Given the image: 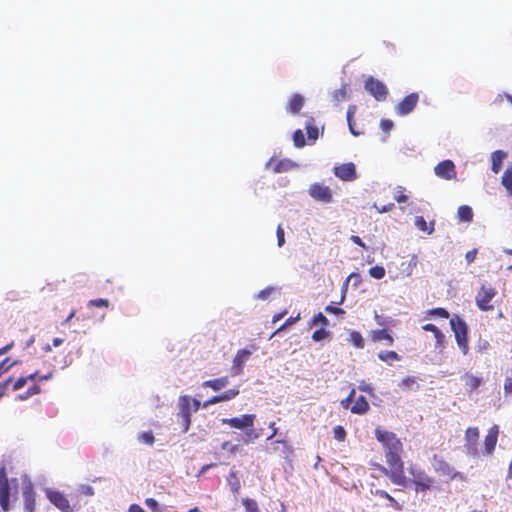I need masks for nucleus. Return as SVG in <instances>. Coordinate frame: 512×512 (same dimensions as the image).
<instances>
[{
	"mask_svg": "<svg viewBox=\"0 0 512 512\" xmlns=\"http://www.w3.org/2000/svg\"><path fill=\"white\" fill-rule=\"evenodd\" d=\"M401 451L402 450L385 451V459L389 468L378 465V469L384 475L388 476L393 484L407 487L409 485V478L404 474V462L400 456Z\"/></svg>",
	"mask_w": 512,
	"mask_h": 512,
	"instance_id": "1",
	"label": "nucleus"
},
{
	"mask_svg": "<svg viewBox=\"0 0 512 512\" xmlns=\"http://www.w3.org/2000/svg\"><path fill=\"white\" fill-rule=\"evenodd\" d=\"M19 360H12L10 357L5 358L0 362V377L7 373L13 366L18 365Z\"/></svg>",
	"mask_w": 512,
	"mask_h": 512,
	"instance_id": "39",
	"label": "nucleus"
},
{
	"mask_svg": "<svg viewBox=\"0 0 512 512\" xmlns=\"http://www.w3.org/2000/svg\"><path fill=\"white\" fill-rule=\"evenodd\" d=\"M309 195L320 202L330 203L332 202V191L328 186L320 183H314L309 187Z\"/></svg>",
	"mask_w": 512,
	"mask_h": 512,
	"instance_id": "10",
	"label": "nucleus"
},
{
	"mask_svg": "<svg viewBox=\"0 0 512 512\" xmlns=\"http://www.w3.org/2000/svg\"><path fill=\"white\" fill-rule=\"evenodd\" d=\"M354 396H355V389L353 388L350 393L348 394V396L344 399L341 400V406L343 408H349L351 402L353 401L354 399Z\"/></svg>",
	"mask_w": 512,
	"mask_h": 512,
	"instance_id": "55",
	"label": "nucleus"
},
{
	"mask_svg": "<svg viewBox=\"0 0 512 512\" xmlns=\"http://www.w3.org/2000/svg\"><path fill=\"white\" fill-rule=\"evenodd\" d=\"M451 329L455 334V340L463 353L467 355L469 352L468 326L463 319L454 315L450 319Z\"/></svg>",
	"mask_w": 512,
	"mask_h": 512,
	"instance_id": "4",
	"label": "nucleus"
},
{
	"mask_svg": "<svg viewBox=\"0 0 512 512\" xmlns=\"http://www.w3.org/2000/svg\"><path fill=\"white\" fill-rule=\"evenodd\" d=\"M250 356L251 352L247 349H240L237 351L233 359V366L237 369V374L242 372L243 364L248 360Z\"/></svg>",
	"mask_w": 512,
	"mask_h": 512,
	"instance_id": "19",
	"label": "nucleus"
},
{
	"mask_svg": "<svg viewBox=\"0 0 512 512\" xmlns=\"http://www.w3.org/2000/svg\"><path fill=\"white\" fill-rule=\"evenodd\" d=\"M329 324L327 317L319 312L315 314L311 320L310 327L321 325L322 327H326Z\"/></svg>",
	"mask_w": 512,
	"mask_h": 512,
	"instance_id": "40",
	"label": "nucleus"
},
{
	"mask_svg": "<svg viewBox=\"0 0 512 512\" xmlns=\"http://www.w3.org/2000/svg\"><path fill=\"white\" fill-rule=\"evenodd\" d=\"M359 390L363 391V392H366L368 394H372L373 393V388L367 384L366 382L362 381L359 386H358Z\"/></svg>",
	"mask_w": 512,
	"mask_h": 512,
	"instance_id": "62",
	"label": "nucleus"
},
{
	"mask_svg": "<svg viewBox=\"0 0 512 512\" xmlns=\"http://www.w3.org/2000/svg\"><path fill=\"white\" fill-rule=\"evenodd\" d=\"M219 402H221V401H220V396H219V395H215V396H213V397L209 398L208 400H206V401L202 404V407H203V408H207V407H209L210 405L217 404V403H219Z\"/></svg>",
	"mask_w": 512,
	"mask_h": 512,
	"instance_id": "60",
	"label": "nucleus"
},
{
	"mask_svg": "<svg viewBox=\"0 0 512 512\" xmlns=\"http://www.w3.org/2000/svg\"><path fill=\"white\" fill-rule=\"evenodd\" d=\"M145 504L152 512H160L159 504L154 498H146Z\"/></svg>",
	"mask_w": 512,
	"mask_h": 512,
	"instance_id": "53",
	"label": "nucleus"
},
{
	"mask_svg": "<svg viewBox=\"0 0 512 512\" xmlns=\"http://www.w3.org/2000/svg\"><path fill=\"white\" fill-rule=\"evenodd\" d=\"M422 329L425 331L431 332V334H434V337L436 340V345H435L436 348L443 347L445 336L437 326H435L434 324L428 323V324H425L424 326H422Z\"/></svg>",
	"mask_w": 512,
	"mask_h": 512,
	"instance_id": "24",
	"label": "nucleus"
},
{
	"mask_svg": "<svg viewBox=\"0 0 512 512\" xmlns=\"http://www.w3.org/2000/svg\"><path fill=\"white\" fill-rule=\"evenodd\" d=\"M0 506L4 511L10 508V486L5 467L0 468Z\"/></svg>",
	"mask_w": 512,
	"mask_h": 512,
	"instance_id": "9",
	"label": "nucleus"
},
{
	"mask_svg": "<svg viewBox=\"0 0 512 512\" xmlns=\"http://www.w3.org/2000/svg\"><path fill=\"white\" fill-rule=\"evenodd\" d=\"M369 409V402L364 396L361 395L356 399L354 405L351 406L350 411L353 414L364 415L369 411Z\"/></svg>",
	"mask_w": 512,
	"mask_h": 512,
	"instance_id": "20",
	"label": "nucleus"
},
{
	"mask_svg": "<svg viewBox=\"0 0 512 512\" xmlns=\"http://www.w3.org/2000/svg\"><path fill=\"white\" fill-rule=\"evenodd\" d=\"M192 398L188 395H183L179 397V412L178 414H192L191 408Z\"/></svg>",
	"mask_w": 512,
	"mask_h": 512,
	"instance_id": "29",
	"label": "nucleus"
},
{
	"mask_svg": "<svg viewBox=\"0 0 512 512\" xmlns=\"http://www.w3.org/2000/svg\"><path fill=\"white\" fill-rule=\"evenodd\" d=\"M293 142L294 145L298 148H301L306 145L305 137L302 130L298 129L293 133Z\"/></svg>",
	"mask_w": 512,
	"mask_h": 512,
	"instance_id": "43",
	"label": "nucleus"
},
{
	"mask_svg": "<svg viewBox=\"0 0 512 512\" xmlns=\"http://www.w3.org/2000/svg\"><path fill=\"white\" fill-rule=\"evenodd\" d=\"M276 236H277V244L279 247H282L285 243V233L284 229L281 225H278L276 230Z\"/></svg>",
	"mask_w": 512,
	"mask_h": 512,
	"instance_id": "52",
	"label": "nucleus"
},
{
	"mask_svg": "<svg viewBox=\"0 0 512 512\" xmlns=\"http://www.w3.org/2000/svg\"><path fill=\"white\" fill-rule=\"evenodd\" d=\"M462 380L468 393L476 392L484 383L483 377L481 375H474L472 373H465L462 376Z\"/></svg>",
	"mask_w": 512,
	"mask_h": 512,
	"instance_id": "17",
	"label": "nucleus"
},
{
	"mask_svg": "<svg viewBox=\"0 0 512 512\" xmlns=\"http://www.w3.org/2000/svg\"><path fill=\"white\" fill-rule=\"evenodd\" d=\"M480 437V431L478 427H469L465 431V449L466 453L470 456H477L478 454V441Z\"/></svg>",
	"mask_w": 512,
	"mask_h": 512,
	"instance_id": "8",
	"label": "nucleus"
},
{
	"mask_svg": "<svg viewBox=\"0 0 512 512\" xmlns=\"http://www.w3.org/2000/svg\"><path fill=\"white\" fill-rule=\"evenodd\" d=\"M297 167V164L295 162H293L292 160L290 159H282V160H279L274 168H273V171L275 173H282V172H287V171H290L292 170L293 168H296Z\"/></svg>",
	"mask_w": 512,
	"mask_h": 512,
	"instance_id": "28",
	"label": "nucleus"
},
{
	"mask_svg": "<svg viewBox=\"0 0 512 512\" xmlns=\"http://www.w3.org/2000/svg\"><path fill=\"white\" fill-rule=\"evenodd\" d=\"M435 174L445 180L456 179L457 172L455 164L451 160H444L438 163L434 168Z\"/></svg>",
	"mask_w": 512,
	"mask_h": 512,
	"instance_id": "13",
	"label": "nucleus"
},
{
	"mask_svg": "<svg viewBox=\"0 0 512 512\" xmlns=\"http://www.w3.org/2000/svg\"><path fill=\"white\" fill-rule=\"evenodd\" d=\"M393 126V122L389 119H382L380 122V127L385 133H389Z\"/></svg>",
	"mask_w": 512,
	"mask_h": 512,
	"instance_id": "56",
	"label": "nucleus"
},
{
	"mask_svg": "<svg viewBox=\"0 0 512 512\" xmlns=\"http://www.w3.org/2000/svg\"><path fill=\"white\" fill-rule=\"evenodd\" d=\"M24 506L26 511L34 512L35 510V493L31 486H27L23 490Z\"/></svg>",
	"mask_w": 512,
	"mask_h": 512,
	"instance_id": "22",
	"label": "nucleus"
},
{
	"mask_svg": "<svg viewBox=\"0 0 512 512\" xmlns=\"http://www.w3.org/2000/svg\"><path fill=\"white\" fill-rule=\"evenodd\" d=\"M304 99L300 94H294L287 106L288 112L291 114H298L303 107Z\"/></svg>",
	"mask_w": 512,
	"mask_h": 512,
	"instance_id": "26",
	"label": "nucleus"
},
{
	"mask_svg": "<svg viewBox=\"0 0 512 512\" xmlns=\"http://www.w3.org/2000/svg\"><path fill=\"white\" fill-rule=\"evenodd\" d=\"M47 497L61 512H73L69 500L60 491H49Z\"/></svg>",
	"mask_w": 512,
	"mask_h": 512,
	"instance_id": "15",
	"label": "nucleus"
},
{
	"mask_svg": "<svg viewBox=\"0 0 512 512\" xmlns=\"http://www.w3.org/2000/svg\"><path fill=\"white\" fill-rule=\"evenodd\" d=\"M457 215L459 220L464 222H471L473 219V211L471 207L467 205H462L457 210Z\"/></svg>",
	"mask_w": 512,
	"mask_h": 512,
	"instance_id": "33",
	"label": "nucleus"
},
{
	"mask_svg": "<svg viewBox=\"0 0 512 512\" xmlns=\"http://www.w3.org/2000/svg\"><path fill=\"white\" fill-rule=\"evenodd\" d=\"M349 342L358 349H362L365 346V341L358 331H352L350 333Z\"/></svg>",
	"mask_w": 512,
	"mask_h": 512,
	"instance_id": "35",
	"label": "nucleus"
},
{
	"mask_svg": "<svg viewBox=\"0 0 512 512\" xmlns=\"http://www.w3.org/2000/svg\"><path fill=\"white\" fill-rule=\"evenodd\" d=\"M376 439L382 443L385 451L402 450L403 446L396 434L387 430H383L379 427L375 429Z\"/></svg>",
	"mask_w": 512,
	"mask_h": 512,
	"instance_id": "5",
	"label": "nucleus"
},
{
	"mask_svg": "<svg viewBox=\"0 0 512 512\" xmlns=\"http://www.w3.org/2000/svg\"><path fill=\"white\" fill-rule=\"evenodd\" d=\"M241 502L245 512H261L256 500L246 497Z\"/></svg>",
	"mask_w": 512,
	"mask_h": 512,
	"instance_id": "36",
	"label": "nucleus"
},
{
	"mask_svg": "<svg viewBox=\"0 0 512 512\" xmlns=\"http://www.w3.org/2000/svg\"><path fill=\"white\" fill-rule=\"evenodd\" d=\"M419 101L417 93H411L405 96L401 102L395 107V112L399 116H405L411 113Z\"/></svg>",
	"mask_w": 512,
	"mask_h": 512,
	"instance_id": "11",
	"label": "nucleus"
},
{
	"mask_svg": "<svg viewBox=\"0 0 512 512\" xmlns=\"http://www.w3.org/2000/svg\"><path fill=\"white\" fill-rule=\"evenodd\" d=\"M435 471L440 477L445 478L446 482L463 478L461 473L457 472L454 467L443 459L437 461Z\"/></svg>",
	"mask_w": 512,
	"mask_h": 512,
	"instance_id": "12",
	"label": "nucleus"
},
{
	"mask_svg": "<svg viewBox=\"0 0 512 512\" xmlns=\"http://www.w3.org/2000/svg\"><path fill=\"white\" fill-rule=\"evenodd\" d=\"M88 306L92 307H108L109 301L107 299L98 298V299H92L88 302Z\"/></svg>",
	"mask_w": 512,
	"mask_h": 512,
	"instance_id": "51",
	"label": "nucleus"
},
{
	"mask_svg": "<svg viewBox=\"0 0 512 512\" xmlns=\"http://www.w3.org/2000/svg\"><path fill=\"white\" fill-rule=\"evenodd\" d=\"M192 414H178V418L181 420V427L184 432H187L191 425Z\"/></svg>",
	"mask_w": 512,
	"mask_h": 512,
	"instance_id": "49",
	"label": "nucleus"
},
{
	"mask_svg": "<svg viewBox=\"0 0 512 512\" xmlns=\"http://www.w3.org/2000/svg\"><path fill=\"white\" fill-rule=\"evenodd\" d=\"M334 174L343 181H353L357 178L356 167L352 162L336 166Z\"/></svg>",
	"mask_w": 512,
	"mask_h": 512,
	"instance_id": "16",
	"label": "nucleus"
},
{
	"mask_svg": "<svg viewBox=\"0 0 512 512\" xmlns=\"http://www.w3.org/2000/svg\"><path fill=\"white\" fill-rule=\"evenodd\" d=\"M378 358L381 361L386 362L389 365H391L393 362L400 360V356L398 355V353L395 351H392V350L391 351H380L378 353Z\"/></svg>",
	"mask_w": 512,
	"mask_h": 512,
	"instance_id": "31",
	"label": "nucleus"
},
{
	"mask_svg": "<svg viewBox=\"0 0 512 512\" xmlns=\"http://www.w3.org/2000/svg\"><path fill=\"white\" fill-rule=\"evenodd\" d=\"M333 435L334 438L339 442L345 441L347 436L345 429L341 425H337L333 428Z\"/></svg>",
	"mask_w": 512,
	"mask_h": 512,
	"instance_id": "46",
	"label": "nucleus"
},
{
	"mask_svg": "<svg viewBox=\"0 0 512 512\" xmlns=\"http://www.w3.org/2000/svg\"><path fill=\"white\" fill-rule=\"evenodd\" d=\"M404 190L405 189L403 187H399V189L397 190V192L394 196L395 200L398 203H405L408 200V196L404 193Z\"/></svg>",
	"mask_w": 512,
	"mask_h": 512,
	"instance_id": "54",
	"label": "nucleus"
},
{
	"mask_svg": "<svg viewBox=\"0 0 512 512\" xmlns=\"http://www.w3.org/2000/svg\"><path fill=\"white\" fill-rule=\"evenodd\" d=\"M370 339L374 343L385 342L387 346H391L394 343V338L389 329H379L371 331Z\"/></svg>",
	"mask_w": 512,
	"mask_h": 512,
	"instance_id": "18",
	"label": "nucleus"
},
{
	"mask_svg": "<svg viewBox=\"0 0 512 512\" xmlns=\"http://www.w3.org/2000/svg\"><path fill=\"white\" fill-rule=\"evenodd\" d=\"M348 99V85L342 84L339 89H336L332 94V100L337 105Z\"/></svg>",
	"mask_w": 512,
	"mask_h": 512,
	"instance_id": "30",
	"label": "nucleus"
},
{
	"mask_svg": "<svg viewBox=\"0 0 512 512\" xmlns=\"http://www.w3.org/2000/svg\"><path fill=\"white\" fill-rule=\"evenodd\" d=\"M408 472L412 477L409 479V484H414L416 492H426L434 486L435 479L430 477L425 470L418 465L410 464Z\"/></svg>",
	"mask_w": 512,
	"mask_h": 512,
	"instance_id": "3",
	"label": "nucleus"
},
{
	"mask_svg": "<svg viewBox=\"0 0 512 512\" xmlns=\"http://www.w3.org/2000/svg\"><path fill=\"white\" fill-rule=\"evenodd\" d=\"M374 207L376 208V210L379 213H385V212L391 211L394 208V204L393 203H389V204L384 205L382 207H378L377 205H374Z\"/></svg>",
	"mask_w": 512,
	"mask_h": 512,
	"instance_id": "63",
	"label": "nucleus"
},
{
	"mask_svg": "<svg viewBox=\"0 0 512 512\" xmlns=\"http://www.w3.org/2000/svg\"><path fill=\"white\" fill-rule=\"evenodd\" d=\"M305 128H306V131H307L308 139H310L312 141H315V140L318 139V137H319V130L315 126L314 118L311 117L308 120V122L306 123Z\"/></svg>",
	"mask_w": 512,
	"mask_h": 512,
	"instance_id": "34",
	"label": "nucleus"
},
{
	"mask_svg": "<svg viewBox=\"0 0 512 512\" xmlns=\"http://www.w3.org/2000/svg\"><path fill=\"white\" fill-rule=\"evenodd\" d=\"M477 253H478V251L476 248H474L466 253L465 259L467 261V264H471L472 262H474V260L476 259Z\"/></svg>",
	"mask_w": 512,
	"mask_h": 512,
	"instance_id": "59",
	"label": "nucleus"
},
{
	"mask_svg": "<svg viewBox=\"0 0 512 512\" xmlns=\"http://www.w3.org/2000/svg\"><path fill=\"white\" fill-rule=\"evenodd\" d=\"M497 292L491 285H482L476 295V304L482 311H489L493 309L491 304L492 299L496 296Z\"/></svg>",
	"mask_w": 512,
	"mask_h": 512,
	"instance_id": "6",
	"label": "nucleus"
},
{
	"mask_svg": "<svg viewBox=\"0 0 512 512\" xmlns=\"http://www.w3.org/2000/svg\"><path fill=\"white\" fill-rule=\"evenodd\" d=\"M415 226L423 232H427L428 234H432L434 231L433 223L428 226L426 220L422 216H418L415 218Z\"/></svg>",
	"mask_w": 512,
	"mask_h": 512,
	"instance_id": "37",
	"label": "nucleus"
},
{
	"mask_svg": "<svg viewBox=\"0 0 512 512\" xmlns=\"http://www.w3.org/2000/svg\"><path fill=\"white\" fill-rule=\"evenodd\" d=\"M399 388L402 391H417L420 388V385L418 383V377L416 376H407L404 379L401 380V382L398 384Z\"/></svg>",
	"mask_w": 512,
	"mask_h": 512,
	"instance_id": "21",
	"label": "nucleus"
},
{
	"mask_svg": "<svg viewBox=\"0 0 512 512\" xmlns=\"http://www.w3.org/2000/svg\"><path fill=\"white\" fill-rule=\"evenodd\" d=\"M28 380L25 377L18 378L13 384V390L17 391L23 388L27 384Z\"/></svg>",
	"mask_w": 512,
	"mask_h": 512,
	"instance_id": "57",
	"label": "nucleus"
},
{
	"mask_svg": "<svg viewBox=\"0 0 512 512\" xmlns=\"http://www.w3.org/2000/svg\"><path fill=\"white\" fill-rule=\"evenodd\" d=\"M138 440L144 444L152 446L155 442V437L152 431H146L138 434Z\"/></svg>",
	"mask_w": 512,
	"mask_h": 512,
	"instance_id": "41",
	"label": "nucleus"
},
{
	"mask_svg": "<svg viewBox=\"0 0 512 512\" xmlns=\"http://www.w3.org/2000/svg\"><path fill=\"white\" fill-rule=\"evenodd\" d=\"M375 496L387 499L389 501V504L387 506L393 508L396 511H401L403 509L402 504H400L394 497H392L388 492L385 490L377 489L374 492H372Z\"/></svg>",
	"mask_w": 512,
	"mask_h": 512,
	"instance_id": "25",
	"label": "nucleus"
},
{
	"mask_svg": "<svg viewBox=\"0 0 512 512\" xmlns=\"http://www.w3.org/2000/svg\"><path fill=\"white\" fill-rule=\"evenodd\" d=\"M255 419V414H244L239 417L224 418L221 422L231 428L247 430L245 433L246 437L249 441H254L259 437V434L253 429Z\"/></svg>",
	"mask_w": 512,
	"mask_h": 512,
	"instance_id": "2",
	"label": "nucleus"
},
{
	"mask_svg": "<svg viewBox=\"0 0 512 512\" xmlns=\"http://www.w3.org/2000/svg\"><path fill=\"white\" fill-rule=\"evenodd\" d=\"M325 311L327 313L334 314V315H340V314H344L345 313V311L343 309L335 307V306H332V305H327L325 307Z\"/></svg>",
	"mask_w": 512,
	"mask_h": 512,
	"instance_id": "58",
	"label": "nucleus"
},
{
	"mask_svg": "<svg viewBox=\"0 0 512 512\" xmlns=\"http://www.w3.org/2000/svg\"><path fill=\"white\" fill-rule=\"evenodd\" d=\"M329 336V331L325 329V327H321L320 329H317L312 334V340L314 341H321Z\"/></svg>",
	"mask_w": 512,
	"mask_h": 512,
	"instance_id": "48",
	"label": "nucleus"
},
{
	"mask_svg": "<svg viewBox=\"0 0 512 512\" xmlns=\"http://www.w3.org/2000/svg\"><path fill=\"white\" fill-rule=\"evenodd\" d=\"M364 87L377 101H384L388 96L386 85L372 76L366 79Z\"/></svg>",
	"mask_w": 512,
	"mask_h": 512,
	"instance_id": "7",
	"label": "nucleus"
},
{
	"mask_svg": "<svg viewBox=\"0 0 512 512\" xmlns=\"http://www.w3.org/2000/svg\"><path fill=\"white\" fill-rule=\"evenodd\" d=\"M41 392V389L38 384L32 385L24 394H20L18 398L20 400H26L30 396L39 394Z\"/></svg>",
	"mask_w": 512,
	"mask_h": 512,
	"instance_id": "45",
	"label": "nucleus"
},
{
	"mask_svg": "<svg viewBox=\"0 0 512 512\" xmlns=\"http://www.w3.org/2000/svg\"><path fill=\"white\" fill-rule=\"evenodd\" d=\"M498 435H499V426L494 424L491 426L488 430L487 435L484 438V450L483 455L490 456L493 454L497 442H498Z\"/></svg>",
	"mask_w": 512,
	"mask_h": 512,
	"instance_id": "14",
	"label": "nucleus"
},
{
	"mask_svg": "<svg viewBox=\"0 0 512 512\" xmlns=\"http://www.w3.org/2000/svg\"><path fill=\"white\" fill-rule=\"evenodd\" d=\"M229 383V379L227 376L216 378L213 380H207L202 383V387L211 388L214 391H219L222 388L226 387Z\"/></svg>",
	"mask_w": 512,
	"mask_h": 512,
	"instance_id": "23",
	"label": "nucleus"
},
{
	"mask_svg": "<svg viewBox=\"0 0 512 512\" xmlns=\"http://www.w3.org/2000/svg\"><path fill=\"white\" fill-rule=\"evenodd\" d=\"M502 185L506 188L507 192L512 196V169L508 168L502 175Z\"/></svg>",
	"mask_w": 512,
	"mask_h": 512,
	"instance_id": "38",
	"label": "nucleus"
},
{
	"mask_svg": "<svg viewBox=\"0 0 512 512\" xmlns=\"http://www.w3.org/2000/svg\"><path fill=\"white\" fill-rule=\"evenodd\" d=\"M369 275L375 279H382L385 276V269L382 266H373L369 269Z\"/></svg>",
	"mask_w": 512,
	"mask_h": 512,
	"instance_id": "44",
	"label": "nucleus"
},
{
	"mask_svg": "<svg viewBox=\"0 0 512 512\" xmlns=\"http://www.w3.org/2000/svg\"><path fill=\"white\" fill-rule=\"evenodd\" d=\"M355 112H356V106L350 105L347 109V115H346L347 123H348V127H349L351 134H353L354 136H359L361 134V132L355 130V123L353 122V117H354Z\"/></svg>",
	"mask_w": 512,
	"mask_h": 512,
	"instance_id": "32",
	"label": "nucleus"
},
{
	"mask_svg": "<svg viewBox=\"0 0 512 512\" xmlns=\"http://www.w3.org/2000/svg\"><path fill=\"white\" fill-rule=\"evenodd\" d=\"M428 315L437 316V317H441L444 319H448L450 317L449 312L445 308H441V307L433 308V309L429 310Z\"/></svg>",
	"mask_w": 512,
	"mask_h": 512,
	"instance_id": "47",
	"label": "nucleus"
},
{
	"mask_svg": "<svg viewBox=\"0 0 512 512\" xmlns=\"http://www.w3.org/2000/svg\"><path fill=\"white\" fill-rule=\"evenodd\" d=\"M128 512H145L144 509L138 504H131Z\"/></svg>",
	"mask_w": 512,
	"mask_h": 512,
	"instance_id": "64",
	"label": "nucleus"
},
{
	"mask_svg": "<svg viewBox=\"0 0 512 512\" xmlns=\"http://www.w3.org/2000/svg\"><path fill=\"white\" fill-rule=\"evenodd\" d=\"M239 393H240V390H239L238 387H234V388L228 389V390H226L225 392H223L222 394L219 395L220 396V401L224 402V401L232 400Z\"/></svg>",
	"mask_w": 512,
	"mask_h": 512,
	"instance_id": "42",
	"label": "nucleus"
},
{
	"mask_svg": "<svg viewBox=\"0 0 512 512\" xmlns=\"http://www.w3.org/2000/svg\"><path fill=\"white\" fill-rule=\"evenodd\" d=\"M506 157V153L501 151V150H497V151H494L491 155V158H492V165H491V169L494 173H498L501 168H502V163H503V160L504 158Z\"/></svg>",
	"mask_w": 512,
	"mask_h": 512,
	"instance_id": "27",
	"label": "nucleus"
},
{
	"mask_svg": "<svg viewBox=\"0 0 512 512\" xmlns=\"http://www.w3.org/2000/svg\"><path fill=\"white\" fill-rule=\"evenodd\" d=\"M300 313H298L295 317L291 316L289 318L286 319V321L275 331V333H278L284 329H286L287 327L295 324L297 321L300 320Z\"/></svg>",
	"mask_w": 512,
	"mask_h": 512,
	"instance_id": "50",
	"label": "nucleus"
},
{
	"mask_svg": "<svg viewBox=\"0 0 512 512\" xmlns=\"http://www.w3.org/2000/svg\"><path fill=\"white\" fill-rule=\"evenodd\" d=\"M504 393L506 395L512 394V378H506L504 383Z\"/></svg>",
	"mask_w": 512,
	"mask_h": 512,
	"instance_id": "61",
	"label": "nucleus"
}]
</instances>
